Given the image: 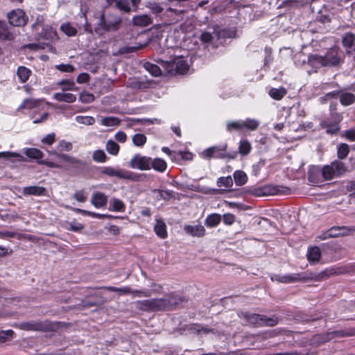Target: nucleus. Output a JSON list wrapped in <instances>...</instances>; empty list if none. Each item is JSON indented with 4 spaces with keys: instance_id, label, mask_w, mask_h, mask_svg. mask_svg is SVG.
Wrapping results in <instances>:
<instances>
[{
    "instance_id": "nucleus-41",
    "label": "nucleus",
    "mask_w": 355,
    "mask_h": 355,
    "mask_svg": "<svg viewBox=\"0 0 355 355\" xmlns=\"http://www.w3.org/2000/svg\"><path fill=\"white\" fill-rule=\"evenodd\" d=\"M106 150L112 155H116L119 150V146L112 140H109L106 144Z\"/></svg>"
},
{
    "instance_id": "nucleus-60",
    "label": "nucleus",
    "mask_w": 355,
    "mask_h": 355,
    "mask_svg": "<svg viewBox=\"0 0 355 355\" xmlns=\"http://www.w3.org/2000/svg\"><path fill=\"white\" fill-rule=\"evenodd\" d=\"M133 297H150L151 293L148 291L132 290L130 293Z\"/></svg>"
},
{
    "instance_id": "nucleus-58",
    "label": "nucleus",
    "mask_w": 355,
    "mask_h": 355,
    "mask_svg": "<svg viewBox=\"0 0 355 355\" xmlns=\"http://www.w3.org/2000/svg\"><path fill=\"white\" fill-rule=\"evenodd\" d=\"M73 198L80 202H85L87 200V196L83 190L76 191L73 194Z\"/></svg>"
},
{
    "instance_id": "nucleus-43",
    "label": "nucleus",
    "mask_w": 355,
    "mask_h": 355,
    "mask_svg": "<svg viewBox=\"0 0 355 355\" xmlns=\"http://www.w3.org/2000/svg\"><path fill=\"white\" fill-rule=\"evenodd\" d=\"M132 142L137 146H142L146 142V137L143 134H136L132 137Z\"/></svg>"
},
{
    "instance_id": "nucleus-1",
    "label": "nucleus",
    "mask_w": 355,
    "mask_h": 355,
    "mask_svg": "<svg viewBox=\"0 0 355 355\" xmlns=\"http://www.w3.org/2000/svg\"><path fill=\"white\" fill-rule=\"evenodd\" d=\"M177 303V298L174 295H169L164 298L137 301L135 307L141 311H155L170 309Z\"/></svg>"
},
{
    "instance_id": "nucleus-51",
    "label": "nucleus",
    "mask_w": 355,
    "mask_h": 355,
    "mask_svg": "<svg viewBox=\"0 0 355 355\" xmlns=\"http://www.w3.org/2000/svg\"><path fill=\"white\" fill-rule=\"evenodd\" d=\"M320 58H323V56H320L318 55H311L309 56L308 63L310 65H315V64H319L321 67H323L324 62L320 60Z\"/></svg>"
},
{
    "instance_id": "nucleus-52",
    "label": "nucleus",
    "mask_w": 355,
    "mask_h": 355,
    "mask_svg": "<svg viewBox=\"0 0 355 355\" xmlns=\"http://www.w3.org/2000/svg\"><path fill=\"white\" fill-rule=\"evenodd\" d=\"M273 193L289 194L291 189L285 186L277 185L272 187Z\"/></svg>"
},
{
    "instance_id": "nucleus-14",
    "label": "nucleus",
    "mask_w": 355,
    "mask_h": 355,
    "mask_svg": "<svg viewBox=\"0 0 355 355\" xmlns=\"http://www.w3.org/2000/svg\"><path fill=\"white\" fill-rule=\"evenodd\" d=\"M15 39V35L11 31L10 27L5 22L0 21V40L11 41Z\"/></svg>"
},
{
    "instance_id": "nucleus-48",
    "label": "nucleus",
    "mask_w": 355,
    "mask_h": 355,
    "mask_svg": "<svg viewBox=\"0 0 355 355\" xmlns=\"http://www.w3.org/2000/svg\"><path fill=\"white\" fill-rule=\"evenodd\" d=\"M76 121L83 123L85 125H93L95 123V119L92 116H78L76 117Z\"/></svg>"
},
{
    "instance_id": "nucleus-53",
    "label": "nucleus",
    "mask_w": 355,
    "mask_h": 355,
    "mask_svg": "<svg viewBox=\"0 0 355 355\" xmlns=\"http://www.w3.org/2000/svg\"><path fill=\"white\" fill-rule=\"evenodd\" d=\"M63 225L64 229L73 232H78L83 228L81 223H63Z\"/></svg>"
},
{
    "instance_id": "nucleus-47",
    "label": "nucleus",
    "mask_w": 355,
    "mask_h": 355,
    "mask_svg": "<svg viewBox=\"0 0 355 355\" xmlns=\"http://www.w3.org/2000/svg\"><path fill=\"white\" fill-rule=\"evenodd\" d=\"M79 99L83 103H89L94 101L95 97L92 94L83 92L80 94Z\"/></svg>"
},
{
    "instance_id": "nucleus-42",
    "label": "nucleus",
    "mask_w": 355,
    "mask_h": 355,
    "mask_svg": "<svg viewBox=\"0 0 355 355\" xmlns=\"http://www.w3.org/2000/svg\"><path fill=\"white\" fill-rule=\"evenodd\" d=\"M110 204L112 205V209L116 211H121L125 209V205L123 202L117 198H112L110 200Z\"/></svg>"
},
{
    "instance_id": "nucleus-32",
    "label": "nucleus",
    "mask_w": 355,
    "mask_h": 355,
    "mask_svg": "<svg viewBox=\"0 0 355 355\" xmlns=\"http://www.w3.org/2000/svg\"><path fill=\"white\" fill-rule=\"evenodd\" d=\"M154 230L158 236L162 239L166 238L167 231L166 223H155Z\"/></svg>"
},
{
    "instance_id": "nucleus-17",
    "label": "nucleus",
    "mask_w": 355,
    "mask_h": 355,
    "mask_svg": "<svg viewBox=\"0 0 355 355\" xmlns=\"http://www.w3.org/2000/svg\"><path fill=\"white\" fill-rule=\"evenodd\" d=\"M151 85V82L149 80H144L139 78H132L128 82V85L132 89H144L148 88Z\"/></svg>"
},
{
    "instance_id": "nucleus-6",
    "label": "nucleus",
    "mask_w": 355,
    "mask_h": 355,
    "mask_svg": "<svg viewBox=\"0 0 355 355\" xmlns=\"http://www.w3.org/2000/svg\"><path fill=\"white\" fill-rule=\"evenodd\" d=\"M227 147V144H225L221 146H213L208 148L202 152V155L205 158L214 157L219 159L227 158L229 159H235L237 155V153L232 152V153H227L226 152Z\"/></svg>"
},
{
    "instance_id": "nucleus-3",
    "label": "nucleus",
    "mask_w": 355,
    "mask_h": 355,
    "mask_svg": "<svg viewBox=\"0 0 355 355\" xmlns=\"http://www.w3.org/2000/svg\"><path fill=\"white\" fill-rule=\"evenodd\" d=\"M98 19V26L105 31H116L122 24L121 17L115 12H102Z\"/></svg>"
},
{
    "instance_id": "nucleus-39",
    "label": "nucleus",
    "mask_w": 355,
    "mask_h": 355,
    "mask_svg": "<svg viewBox=\"0 0 355 355\" xmlns=\"http://www.w3.org/2000/svg\"><path fill=\"white\" fill-rule=\"evenodd\" d=\"M217 185L219 187L230 188L233 185L232 178L230 176L220 178L217 180Z\"/></svg>"
},
{
    "instance_id": "nucleus-21",
    "label": "nucleus",
    "mask_w": 355,
    "mask_h": 355,
    "mask_svg": "<svg viewBox=\"0 0 355 355\" xmlns=\"http://www.w3.org/2000/svg\"><path fill=\"white\" fill-rule=\"evenodd\" d=\"M307 259L310 262L318 261L321 257L320 250L318 247L314 246L308 250Z\"/></svg>"
},
{
    "instance_id": "nucleus-38",
    "label": "nucleus",
    "mask_w": 355,
    "mask_h": 355,
    "mask_svg": "<svg viewBox=\"0 0 355 355\" xmlns=\"http://www.w3.org/2000/svg\"><path fill=\"white\" fill-rule=\"evenodd\" d=\"M25 154L31 159H38L42 157L43 153L37 148H28Z\"/></svg>"
},
{
    "instance_id": "nucleus-27",
    "label": "nucleus",
    "mask_w": 355,
    "mask_h": 355,
    "mask_svg": "<svg viewBox=\"0 0 355 355\" xmlns=\"http://www.w3.org/2000/svg\"><path fill=\"white\" fill-rule=\"evenodd\" d=\"M355 101V95L352 93L345 92L340 94V101L343 105H349L352 104Z\"/></svg>"
},
{
    "instance_id": "nucleus-44",
    "label": "nucleus",
    "mask_w": 355,
    "mask_h": 355,
    "mask_svg": "<svg viewBox=\"0 0 355 355\" xmlns=\"http://www.w3.org/2000/svg\"><path fill=\"white\" fill-rule=\"evenodd\" d=\"M259 121L254 119H248L243 122V128L250 130H255L259 126Z\"/></svg>"
},
{
    "instance_id": "nucleus-4",
    "label": "nucleus",
    "mask_w": 355,
    "mask_h": 355,
    "mask_svg": "<svg viewBox=\"0 0 355 355\" xmlns=\"http://www.w3.org/2000/svg\"><path fill=\"white\" fill-rule=\"evenodd\" d=\"M299 214L294 210H288L287 211L280 212L277 209H271L265 214V216L256 217L255 220H265L268 222H274L279 220L284 221H298L300 220Z\"/></svg>"
},
{
    "instance_id": "nucleus-23",
    "label": "nucleus",
    "mask_w": 355,
    "mask_h": 355,
    "mask_svg": "<svg viewBox=\"0 0 355 355\" xmlns=\"http://www.w3.org/2000/svg\"><path fill=\"white\" fill-rule=\"evenodd\" d=\"M166 162L164 159L160 158H155L152 159L151 168H153L154 170L159 173H163L166 171Z\"/></svg>"
},
{
    "instance_id": "nucleus-37",
    "label": "nucleus",
    "mask_w": 355,
    "mask_h": 355,
    "mask_svg": "<svg viewBox=\"0 0 355 355\" xmlns=\"http://www.w3.org/2000/svg\"><path fill=\"white\" fill-rule=\"evenodd\" d=\"M349 151V146L347 144H340L338 147V157L341 159L345 158L347 156Z\"/></svg>"
},
{
    "instance_id": "nucleus-45",
    "label": "nucleus",
    "mask_w": 355,
    "mask_h": 355,
    "mask_svg": "<svg viewBox=\"0 0 355 355\" xmlns=\"http://www.w3.org/2000/svg\"><path fill=\"white\" fill-rule=\"evenodd\" d=\"M322 126L326 128L327 132L329 134L336 133L340 128L338 123H327L326 121L322 122Z\"/></svg>"
},
{
    "instance_id": "nucleus-61",
    "label": "nucleus",
    "mask_w": 355,
    "mask_h": 355,
    "mask_svg": "<svg viewBox=\"0 0 355 355\" xmlns=\"http://www.w3.org/2000/svg\"><path fill=\"white\" fill-rule=\"evenodd\" d=\"M243 128V122H230L227 125V129L228 131H232L233 129L240 130Z\"/></svg>"
},
{
    "instance_id": "nucleus-22",
    "label": "nucleus",
    "mask_w": 355,
    "mask_h": 355,
    "mask_svg": "<svg viewBox=\"0 0 355 355\" xmlns=\"http://www.w3.org/2000/svg\"><path fill=\"white\" fill-rule=\"evenodd\" d=\"M53 98L58 101L66 103H73L76 99V96L71 93H55Z\"/></svg>"
},
{
    "instance_id": "nucleus-40",
    "label": "nucleus",
    "mask_w": 355,
    "mask_h": 355,
    "mask_svg": "<svg viewBox=\"0 0 355 355\" xmlns=\"http://www.w3.org/2000/svg\"><path fill=\"white\" fill-rule=\"evenodd\" d=\"M101 124L105 126L117 125L120 123V119L116 117L108 116L103 118L101 121Z\"/></svg>"
},
{
    "instance_id": "nucleus-34",
    "label": "nucleus",
    "mask_w": 355,
    "mask_h": 355,
    "mask_svg": "<svg viewBox=\"0 0 355 355\" xmlns=\"http://www.w3.org/2000/svg\"><path fill=\"white\" fill-rule=\"evenodd\" d=\"M0 158H4L7 159H12V158H15L19 162H23L25 160L22 155L12 152H1Z\"/></svg>"
},
{
    "instance_id": "nucleus-31",
    "label": "nucleus",
    "mask_w": 355,
    "mask_h": 355,
    "mask_svg": "<svg viewBox=\"0 0 355 355\" xmlns=\"http://www.w3.org/2000/svg\"><path fill=\"white\" fill-rule=\"evenodd\" d=\"M16 236H17V238L19 239H20L21 238L28 239L29 240L31 239V236L16 234L15 232H11V231H0V239H6L7 238H12Z\"/></svg>"
},
{
    "instance_id": "nucleus-5",
    "label": "nucleus",
    "mask_w": 355,
    "mask_h": 355,
    "mask_svg": "<svg viewBox=\"0 0 355 355\" xmlns=\"http://www.w3.org/2000/svg\"><path fill=\"white\" fill-rule=\"evenodd\" d=\"M347 171L344 163L340 161H334L329 165H326L322 168V175L324 180H329L336 176L345 173Z\"/></svg>"
},
{
    "instance_id": "nucleus-54",
    "label": "nucleus",
    "mask_w": 355,
    "mask_h": 355,
    "mask_svg": "<svg viewBox=\"0 0 355 355\" xmlns=\"http://www.w3.org/2000/svg\"><path fill=\"white\" fill-rule=\"evenodd\" d=\"M77 211L80 213L85 214V215L87 214V215H89V216H92L93 217L96 218L98 219H105V218L110 219V218H111V216H108V215L95 214L94 212L87 211L80 209H78Z\"/></svg>"
},
{
    "instance_id": "nucleus-64",
    "label": "nucleus",
    "mask_w": 355,
    "mask_h": 355,
    "mask_svg": "<svg viewBox=\"0 0 355 355\" xmlns=\"http://www.w3.org/2000/svg\"><path fill=\"white\" fill-rule=\"evenodd\" d=\"M55 141V134L51 133L47 135L42 139V142L48 145H51Z\"/></svg>"
},
{
    "instance_id": "nucleus-10",
    "label": "nucleus",
    "mask_w": 355,
    "mask_h": 355,
    "mask_svg": "<svg viewBox=\"0 0 355 355\" xmlns=\"http://www.w3.org/2000/svg\"><path fill=\"white\" fill-rule=\"evenodd\" d=\"M7 16L10 24L14 26H24L28 21L27 16L21 9L12 10L8 13Z\"/></svg>"
},
{
    "instance_id": "nucleus-55",
    "label": "nucleus",
    "mask_w": 355,
    "mask_h": 355,
    "mask_svg": "<svg viewBox=\"0 0 355 355\" xmlns=\"http://www.w3.org/2000/svg\"><path fill=\"white\" fill-rule=\"evenodd\" d=\"M147 8H148L152 11V12L157 15L161 13L163 11V8L155 2H148Z\"/></svg>"
},
{
    "instance_id": "nucleus-33",
    "label": "nucleus",
    "mask_w": 355,
    "mask_h": 355,
    "mask_svg": "<svg viewBox=\"0 0 355 355\" xmlns=\"http://www.w3.org/2000/svg\"><path fill=\"white\" fill-rule=\"evenodd\" d=\"M234 178L237 185H243L248 180L246 174L242 171H236L234 173Z\"/></svg>"
},
{
    "instance_id": "nucleus-63",
    "label": "nucleus",
    "mask_w": 355,
    "mask_h": 355,
    "mask_svg": "<svg viewBox=\"0 0 355 355\" xmlns=\"http://www.w3.org/2000/svg\"><path fill=\"white\" fill-rule=\"evenodd\" d=\"M157 191L159 193L160 197L164 200H168L173 197V193L172 191L162 190H158Z\"/></svg>"
},
{
    "instance_id": "nucleus-49",
    "label": "nucleus",
    "mask_w": 355,
    "mask_h": 355,
    "mask_svg": "<svg viewBox=\"0 0 355 355\" xmlns=\"http://www.w3.org/2000/svg\"><path fill=\"white\" fill-rule=\"evenodd\" d=\"M14 335V331L12 330H6V331H0V342L5 343L9 340H10Z\"/></svg>"
},
{
    "instance_id": "nucleus-2",
    "label": "nucleus",
    "mask_w": 355,
    "mask_h": 355,
    "mask_svg": "<svg viewBox=\"0 0 355 355\" xmlns=\"http://www.w3.org/2000/svg\"><path fill=\"white\" fill-rule=\"evenodd\" d=\"M157 62L161 65L164 73L173 76L184 74L189 69L187 62L182 56H175L169 61L159 59L157 60Z\"/></svg>"
},
{
    "instance_id": "nucleus-36",
    "label": "nucleus",
    "mask_w": 355,
    "mask_h": 355,
    "mask_svg": "<svg viewBox=\"0 0 355 355\" xmlns=\"http://www.w3.org/2000/svg\"><path fill=\"white\" fill-rule=\"evenodd\" d=\"M252 147L251 144L247 140H243L240 141L239 152L242 155H247L251 151Z\"/></svg>"
},
{
    "instance_id": "nucleus-35",
    "label": "nucleus",
    "mask_w": 355,
    "mask_h": 355,
    "mask_svg": "<svg viewBox=\"0 0 355 355\" xmlns=\"http://www.w3.org/2000/svg\"><path fill=\"white\" fill-rule=\"evenodd\" d=\"M31 71L25 67H19L17 69V75L22 83L28 80Z\"/></svg>"
},
{
    "instance_id": "nucleus-12",
    "label": "nucleus",
    "mask_w": 355,
    "mask_h": 355,
    "mask_svg": "<svg viewBox=\"0 0 355 355\" xmlns=\"http://www.w3.org/2000/svg\"><path fill=\"white\" fill-rule=\"evenodd\" d=\"M101 173L111 177H117L121 179H131L132 173L124 170L115 169L114 168L107 166L104 167Z\"/></svg>"
},
{
    "instance_id": "nucleus-9",
    "label": "nucleus",
    "mask_w": 355,
    "mask_h": 355,
    "mask_svg": "<svg viewBox=\"0 0 355 355\" xmlns=\"http://www.w3.org/2000/svg\"><path fill=\"white\" fill-rule=\"evenodd\" d=\"M152 159L146 156L135 155L129 162V166L132 168H138L141 171L151 168Z\"/></svg>"
},
{
    "instance_id": "nucleus-26",
    "label": "nucleus",
    "mask_w": 355,
    "mask_h": 355,
    "mask_svg": "<svg viewBox=\"0 0 355 355\" xmlns=\"http://www.w3.org/2000/svg\"><path fill=\"white\" fill-rule=\"evenodd\" d=\"M55 155L58 157L59 159L66 162H68L71 164H80V165H83L85 163L78 159H76V157H71V156H69L68 155H66V154H60V153H55Z\"/></svg>"
},
{
    "instance_id": "nucleus-16",
    "label": "nucleus",
    "mask_w": 355,
    "mask_h": 355,
    "mask_svg": "<svg viewBox=\"0 0 355 355\" xmlns=\"http://www.w3.org/2000/svg\"><path fill=\"white\" fill-rule=\"evenodd\" d=\"M184 230L187 234L193 236H203L205 232L204 227L198 223L186 225L184 227Z\"/></svg>"
},
{
    "instance_id": "nucleus-13",
    "label": "nucleus",
    "mask_w": 355,
    "mask_h": 355,
    "mask_svg": "<svg viewBox=\"0 0 355 355\" xmlns=\"http://www.w3.org/2000/svg\"><path fill=\"white\" fill-rule=\"evenodd\" d=\"M107 196L101 192H94L91 198V203L96 208H101L106 205Z\"/></svg>"
},
{
    "instance_id": "nucleus-20",
    "label": "nucleus",
    "mask_w": 355,
    "mask_h": 355,
    "mask_svg": "<svg viewBox=\"0 0 355 355\" xmlns=\"http://www.w3.org/2000/svg\"><path fill=\"white\" fill-rule=\"evenodd\" d=\"M19 329L26 331H40L43 329V325L38 322H22L19 325Z\"/></svg>"
},
{
    "instance_id": "nucleus-25",
    "label": "nucleus",
    "mask_w": 355,
    "mask_h": 355,
    "mask_svg": "<svg viewBox=\"0 0 355 355\" xmlns=\"http://www.w3.org/2000/svg\"><path fill=\"white\" fill-rule=\"evenodd\" d=\"M256 322L259 321V323L266 326H274L278 323V318L277 317L266 318L262 315H255Z\"/></svg>"
},
{
    "instance_id": "nucleus-15",
    "label": "nucleus",
    "mask_w": 355,
    "mask_h": 355,
    "mask_svg": "<svg viewBox=\"0 0 355 355\" xmlns=\"http://www.w3.org/2000/svg\"><path fill=\"white\" fill-rule=\"evenodd\" d=\"M341 43L346 49H354L355 51V33L347 32L341 37Z\"/></svg>"
},
{
    "instance_id": "nucleus-30",
    "label": "nucleus",
    "mask_w": 355,
    "mask_h": 355,
    "mask_svg": "<svg viewBox=\"0 0 355 355\" xmlns=\"http://www.w3.org/2000/svg\"><path fill=\"white\" fill-rule=\"evenodd\" d=\"M60 30L67 36H74L77 33V30L70 23H64L61 25Z\"/></svg>"
},
{
    "instance_id": "nucleus-28",
    "label": "nucleus",
    "mask_w": 355,
    "mask_h": 355,
    "mask_svg": "<svg viewBox=\"0 0 355 355\" xmlns=\"http://www.w3.org/2000/svg\"><path fill=\"white\" fill-rule=\"evenodd\" d=\"M270 96L275 100L279 101L286 94V90L283 88H272L269 91Z\"/></svg>"
},
{
    "instance_id": "nucleus-62",
    "label": "nucleus",
    "mask_w": 355,
    "mask_h": 355,
    "mask_svg": "<svg viewBox=\"0 0 355 355\" xmlns=\"http://www.w3.org/2000/svg\"><path fill=\"white\" fill-rule=\"evenodd\" d=\"M60 85H66L63 90H72L74 86V83L68 80H63L59 83Z\"/></svg>"
},
{
    "instance_id": "nucleus-57",
    "label": "nucleus",
    "mask_w": 355,
    "mask_h": 355,
    "mask_svg": "<svg viewBox=\"0 0 355 355\" xmlns=\"http://www.w3.org/2000/svg\"><path fill=\"white\" fill-rule=\"evenodd\" d=\"M55 68L62 72L71 73L74 71V67L69 64H61L55 66Z\"/></svg>"
},
{
    "instance_id": "nucleus-50",
    "label": "nucleus",
    "mask_w": 355,
    "mask_h": 355,
    "mask_svg": "<svg viewBox=\"0 0 355 355\" xmlns=\"http://www.w3.org/2000/svg\"><path fill=\"white\" fill-rule=\"evenodd\" d=\"M146 45V44H139V45H137V46H125V47H122L119 51L121 53H129L135 52L137 50L141 49Z\"/></svg>"
},
{
    "instance_id": "nucleus-46",
    "label": "nucleus",
    "mask_w": 355,
    "mask_h": 355,
    "mask_svg": "<svg viewBox=\"0 0 355 355\" xmlns=\"http://www.w3.org/2000/svg\"><path fill=\"white\" fill-rule=\"evenodd\" d=\"M92 157L94 161L98 162H105L107 159L105 153L101 150L94 151Z\"/></svg>"
},
{
    "instance_id": "nucleus-7",
    "label": "nucleus",
    "mask_w": 355,
    "mask_h": 355,
    "mask_svg": "<svg viewBox=\"0 0 355 355\" xmlns=\"http://www.w3.org/2000/svg\"><path fill=\"white\" fill-rule=\"evenodd\" d=\"M313 279L311 273H295L286 275H275L272 277V281H277L282 283L289 284L296 282H306Z\"/></svg>"
},
{
    "instance_id": "nucleus-59",
    "label": "nucleus",
    "mask_w": 355,
    "mask_h": 355,
    "mask_svg": "<svg viewBox=\"0 0 355 355\" xmlns=\"http://www.w3.org/2000/svg\"><path fill=\"white\" fill-rule=\"evenodd\" d=\"M60 150L70 151L73 148V145L71 142L62 141L58 144Z\"/></svg>"
},
{
    "instance_id": "nucleus-18",
    "label": "nucleus",
    "mask_w": 355,
    "mask_h": 355,
    "mask_svg": "<svg viewBox=\"0 0 355 355\" xmlns=\"http://www.w3.org/2000/svg\"><path fill=\"white\" fill-rule=\"evenodd\" d=\"M153 22L151 18L147 15H141L132 17V24L138 26H147Z\"/></svg>"
},
{
    "instance_id": "nucleus-11",
    "label": "nucleus",
    "mask_w": 355,
    "mask_h": 355,
    "mask_svg": "<svg viewBox=\"0 0 355 355\" xmlns=\"http://www.w3.org/2000/svg\"><path fill=\"white\" fill-rule=\"evenodd\" d=\"M350 230L345 226H334L327 232L319 236L320 240H325L329 238L345 236L349 232Z\"/></svg>"
},
{
    "instance_id": "nucleus-24",
    "label": "nucleus",
    "mask_w": 355,
    "mask_h": 355,
    "mask_svg": "<svg viewBox=\"0 0 355 355\" xmlns=\"http://www.w3.org/2000/svg\"><path fill=\"white\" fill-rule=\"evenodd\" d=\"M144 68L154 76H159L164 72L160 64L158 66L148 62L144 64Z\"/></svg>"
},
{
    "instance_id": "nucleus-56",
    "label": "nucleus",
    "mask_w": 355,
    "mask_h": 355,
    "mask_svg": "<svg viewBox=\"0 0 355 355\" xmlns=\"http://www.w3.org/2000/svg\"><path fill=\"white\" fill-rule=\"evenodd\" d=\"M41 101L42 100H40V99H33V98L25 99V102L26 104V109L31 110L34 107H38Z\"/></svg>"
},
{
    "instance_id": "nucleus-8",
    "label": "nucleus",
    "mask_w": 355,
    "mask_h": 355,
    "mask_svg": "<svg viewBox=\"0 0 355 355\" xmlns=\"http://www.w3.org/2000/svg\"><path fill=\"white\" fill-rule=\"evenodd\" d=\"M324 62L323 67H336L338 66L342 60L339 55V49L337 46L329 49L323 58H320Z\"/></svg>"
},
{
    "instance_id": "nucleus-19",
    "label": "nucleus",
    "mask_w": 355,
    "mask_h": 355,
    "mask_svg": "<svg viewBox=\"0 0 355 355\" xmlns=\"http://www.w3.org/2000/svg\"><path fill=\"white\" fill-rule=\"evenodd\" d=\"M45 192L46 189L43 187L39 186L26 187L23 189V193L26 196H42L45 194Z\"/></svg>"
},
{
    "instance_id": "nucleus-29",
    "label": "nucleus",
    "mask_w": 355,
    "mask_h": 355,
    "mask_svg": "<svg viewBox=\"0 0 355 355\" xmlns=\"http://www.w3.org/2000/svg\"><path fill=\"white\" fill-rule=\"evenodd\" d=\"M115 7L125 13H129L132 11V8L130 6L128 0H116L114 1Z\"/></svg>"
}]
</instances>
